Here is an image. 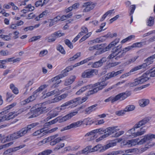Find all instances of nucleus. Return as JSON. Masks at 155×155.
<instances>
[{
    "label": "nucleus",
    "instance_id": "f257e3e1",
    "mask_svg": "<svg viewBox=\"0 0 155 155\" xmlns=\"http://www.w3.org/2000/svg\"><path fill=\"white\" fill-rule=\"evenodd\" d=\"M155 77V68L147 71L140 77L135 79L134 82L129 83V85L133 87L142 84L148 81L150 77Z\"/></svg>",
    "mask_w": 155,
    "mask_h": 155
},
{
    "label": "nucleus",
    "instance_id": "f03ea898",
    "mask_svg": "<svg viewBox=\"0 0 155 155\" xmlns=\"http://www.w3.org/2000/svg\"><path fill=\"white\" fill-rule=\"evenodd\" d=\"M107 83L105 81L97 82L94 84L92 86L94 87L93 89L88 91L86 94L87 96L97 93L99 91L101 90L104 88L107 85Z\"/></svg>",
    "mask_w": 155,
    "mask_h": 155
},
{
    "label": "nucleus",
    "instance_id": "7ed1b4c3",
    "mask_svg": "<svg viewBox=\"0 0 155 155\" xmlns=\"http://www.w3.org/2000/svg\"><path fill=\"white\" fill-rule=\"evenodd\" d=\"M25 110L24 109H21L16 113L10 112L7 114L4 115L3 116H2V115L5 114L4 111H2L0 113V122L12 119L15 116H17L18 114H21Z\"/></svg>",
    "mask_w": 155,
    "mask_h": 155
},
{
    "label": "nucleus",
    "instance_id": "20e7f679",
    "mask_svg": "<svg viewBox=\"0 0 155 155\" xmlns=\"http://www.w3.org/2000/svg\"><path fill=\"white\" fill-rule=\"evenodd\" d=\"M116 143L114 142L110 143L104 146H102L101 144H98L95 146L94 147L91 148L90 152H94L99 150L100 152H103L110 147L116 145Z\"/></svg>",
    "mask_w": 155,
    "mask_h": 155
},
{
    "label": "nucleus",
    "instance_id": "39448f33",
    "mask_svg": "<svg viewBox=\"0 0 155 155\" xmlns=\"http://www.w3.org/2000/svg\"><path fill=\"white\" fill-rule=\"evenodd\" d=\"M68 73L65 69L62 71L60 74L52 78L51 79V81L53 83L52 87H57V85L61 82V80L60 79L63 77L67 76L68 75Z\"/></svg>",
    "mask_w": 155,
    "mask_h": 155
},
{
    "label": "nucleus",
    "instance_id": "423d86ee",
    "mask_svg": "<svg viewBox=\"0 0 155 155\" xmlns=\"http://www.w3.org/2000/svg\"><path fill=\"white\" fill-rule=\"evenodd\" d=\"M145 138H144L139 140L138 139H137L131 140H125L123 142L124 145L127 146L128 147H130L136 144L141 145L146 142Z\"/></svg>",
    "mask_w": 155,
    "mask_h": 155
},
{
    "label": "nucleus",
    "instance_id": "0eeeda50",
    "mask_svg": "<svg viewBox=\"0 0 155 155\" xmlns=\"http://www.w3.org/2000/svg\"><path fill=\"white\" fill-rule=\"evenodd\" d=\"M24 135V134L22 129H21L19 131L9 135L6 137L5 138V139L6 141H9L19 138Z\"/></svg>",
    "mask_w": 155,
    "mask_h": 155
},
{
    "label": "nucleus",
    "instance_id": "6e6552de",
    "mask_svg": "<svg viewBox=\"0 0 155 155\" xmlns=\"http://www.w3.org/2000/svg\"><path fill=\"white\" fill-rule=\"evenodd\" d=\"M135 125L134 127L131 129L128 130L127 133L129 134V136L131 137H135L137 136H140L143 134L145 132V130L143 129V127H141L140 131H137V132H135L136 129L138 128L135 127Z\"/></svg>",
    "mask_w": 155,
    "mask_h": 155
},
{
    "label": "nucleus",
    "instance_id": "1a4fd4ad",
    "mask_svg": "<svg viewBox=\"0 0 155 155\" xmlns=\"http://www.w3.org/2000/svg\"><path fill=\"white\" fill-rule=\"evenodd\" d=\"M88 97H83L81 100V98L80 97H78L75 99L70 100L61 105V107L67 106L71 105L74 103L78 102V103L81 104L83 102L86 101Z\"/></svg>",
    "mask_w": 155,
    "mask_h": 155
},
{
    "label": "nucleus",
    "instance_id": "9d476101",
    "mask_svg": "<svg viewBox=\"0 0 155 155\" xmlns=\"http://www.w3.org/2000/svg\"><path fill=\"white\" fill-rule=\"evenodd\" d=\"M64 35V33H61L60 31H58L51 35V36L52 38H49L48 37H46L45 38V40L48 39V42L51 43L55 41L57 38H59Z\"/></svg>",
    "mask_w": 155,
    "mask_h": 155
},
{
    "label": "nucleus",
    "instance_id": "9b49d317",
    "mask_svg": "<svg viewBox=\"0 0 155 155\" xmlns=\"http://www.w3.org/2000/svg\"><path fill=\"white\" fill-rule=\"evenodd\" d=\"M96 4V3H94L91 2L83 3L82 6V8H84L83 12H87L90 11L94 8Z\"/></svg>",
    "mask_w": 155,
    "mask_h": 155
},
{
    "label": "nucleus",
    "instance_id": "f8f14e48",
    "mask_svg": "<svg viewBox=\"0 0 155 155\" xmlns=\"http://www.w3.org/2000/svg\"><path fill=\"white\" fill-rule=\"evenodd\" d=\"M83 124V122L81 120L72 123L70 125L65 127L61 130V131L70 129L72 128H75L79 127Z\"/></svg>",
    "mask_w": 155,
    "mask_h": 155
},
{
    "label": "nucleus",
    "instance_id": "ddd939ff",
    "mask_svg": "<svg viewBox=\"0 0 155 155\" xmlns=\"http://www.w3.org/2000/svg\"><path fill=\"white\" fill-rule=\"evenodd\" d=\"M121 48V46H119L114 48L112 50V54L108 56V58L110 59L119 54L122 51Z\"/></svg>",
    "mask_w": 155,
    "mask_h": 155
},
{
    "label": "nucleus",
    "instance_id": "4468645a",
    "mask_svg": "<svg viewBox=\"0 0 155 155\" xmlns=\"http://www.w3.org/2000/svg\"><path fill=\"white\" fill-rule=\"evenodd\" d=\"M95 70L92 69L86 70L82 73L81 77L83 78H90L94 75V73H95Z\"/></svg>",
    "mask_w": 155,
    "mask_h": 155
},
{
    "label": "nucleus",
    "instance_id": "2eb2a0df",
    "mask_svg": "<svg viewBox=\"0 0 155 155\" xmlns=\"http://www.w3.org/2000/svg\"><path fill=\"white\" fill-rule=\"evenodd\" d=\"M39 124V123L38 122L32 123L28 125L27 127L22 128L21 129L25 135L27 133L29 132L32 128Z\"/></svg>",
    "mask_w": 155,
    "mask_h": 155
},
{
    "label": "nucleus",
    "instance_id": "dca6fc26",
    "mask_svg": "<svg viewBox=\"0 0 155 155\" xmlns=\"http://www.w3.org/2000/svg\"><path fill=\"white\" fill-rule=\"evenodd\" d=\"M150 119V117H147L144 118L135 124V127L139 128L149 122Z\"/></svg>",
    "mask_w": 155,
    "mask_h": 155
},
{
    "label": "nucleus",
    "instance_id": "f3484780",
    "mask_svg": "<svg viewBox=\"0 0 155 155\" xmlns=\"http://www.w3.org/2000/svg\"><path fill=\"white\" fill-rule=\"evenodd\" d=\"M78 113V111H75L71 112V113L67 114L64 117L61 118L59 120V122L61 123L65 121L70 119L73 116L76 115Z\"/></svg>",
    "mask_w": 155,
    "mask_h": 155
},
{
    "label": "nucleus",
    "instance_id": "a211bd4d",
    "mask_svg": "<svg viewBox=\"0 0 155 155\" xmlns=\"http://www.w3.org/2000/svg\"><path fill=\"white\" fill-rule=\"evenodd\" d=\"M107 61L106 58L103 57L100 59L99 61L92 63L91 67L93 68H97L101 66L104 63Z\"/></svg>",
    "mask_w": 155,
    "mask_h": 155
},
{
    "label": "nucleus",
    "instance_id": "6ab92c4d",
    "mask_svg": "<svg viewBox=\"0 0 155 155\" xmlns=\"http://www.w3.org/2000/svg\"><path fill=\"white\" fill-rule=\"evenodd\" d=\"M40 105L39 107L36 109L39 114L45 113L47 112L49 110L46 106L44 105L43 104H40Z\"/></svg>",
    "mask_w": 155,
    "mask_h": 155
},
{
    "label": "nucleus",
    "instance_id": "aec40b11",
    "mask_svg": "<svg viewBox=\"0 0 155 155\" xmlns=\"http://www.w3.org/2000/svg\"><path fill=\"white\" fill-rule=\"evenodd\" d=\"M58 108H57L54 110H53L49 111L47 114L49 116L47 117L48 119H51L57 116L58 114L59 111H58Z\"/></svg>",
    "mask_w": 155,
    "mask_h": 155
},
{
    "label": "nucleus",
    "instance_id": "412c9836",
    "mask_svg": "<svg viewBox=\"0 0 155 155\" xmlns=\"http://www.w3.org/2000/svg\"><path fill=\"white\" fill-rule=\"evenodd\" d=\"M117 126H114L112 127H109L106 128V131L107 132L106 134L107 135V137L112 134L119 130V129H117Z\"/></svg>",
    "mask_w": 155,
    "mask_h": 155
},
{
    "label": "nucleus",
    "instance_id": "4be33fe9",
    "mask_svg": "<svg viewBox=\"0 0 155 155\" xmlns=\"http://www.w3.org/2000/svg\"><path fill=\"white\" fill-rule=\"evenodd\" d=\"M144 61L146 62L145 63L143 64L142 65L134 67L136 71L140 69L146 68L147 66L152 64L153 62V61H146V59Z\"/></svg>",
    "mask_w": 155,
    "mask_h": 155
},
{
    "label": "nucleus",
    "instance_id": "5701e85b",
    "mask_svg": "<svg viewBox=\"0 0 155 155\" xmlns=\"http://www.w3.org/2000/svg\"><path fill=\"white\" fill-rule=\"evenodd\" d=\"M150 103V101L147 99H142L139 101L140 106L142 107H144Z\"/></svg>",
    "mask_w": 155,
    "mask_h": 155
},
{
    "label": "nucleus",
    "instance_id": "b1692460",
    "mask_svg": "<svg viewBox=\"0 0 155 155\" xmlns=\"http://www.w3.org/2000/svg\"><path fill=\"white\" fill-rule=\"evenodd\" d=\"M84 137H87V139L88 141L93 140L97 137L96 135H94L92 131L84 135Z\"/></svg>",
    "mask_w": 155,
    "mask_h": 155
},
{
    "label": "nucleus",
    "instance_id": "393cba45",
    "mask_svg": "<svg viewBox=\"0 0 155 155\" xmlns=\"http://www.w3.org/2000/svg\"><path fill=\"white\" fill-rule=\"evenodd\" d=\"M119 38H116L115 39L114 41L110 43L105 48L106 49V51L108 50L112 47L115 46L118 42H119Z\"/></svg>",
    "mask_w": 155,
    "mask_h": 155
},
{
    "label": "nucleus",
    "instance_id": "a878e982",
    "mask_svg": "<svg viewBox=\"0 0 155 155\" xmlns=\"http://www.w3.org/2000/svg\"><path fill=\"white\" fill-rule=\"evenodd\" d=\"M36 97V95L35 94H33L23 101V104H25L26 103L33 101L35 99Z\"/></svg>",
    "mask_w": 155,
    "mask_h": 155
},
{
    "label": "nucleus",
    "instance_id": "bb28decb",
    "mask_svg": "<svg viewBox=\"0 0 155 155\" xmlns=\"http://www.w3.org/2000/svg\"><path fill=\"white\" fill-rule=\"evenodd\" d=\"M45 128H43L36 131L32 134L33 135V136H36L39 135H40L41 137H42L43 136H42L41 134H42L45 131Z\"/></svg>",
    "mask_w": 155,
    "mask_h": 155
},
{
    "label": "nucleus",
    "instance_id": "cd10ccee",
    "mask_svg": "<svg viewBox=\"0 0 155 155\" xmlns=\"http://www.w3.org/2000/svg\"><path fill=\"white\" fill-rule=\"evenodd\" d=\"M114 97L116 101L119 99L123 100L126 99L123 92L117 95Z\"/></svg>",
    "mask_w": 155,
    "mask_h": 155
},
{
    "label": "nucleus",
    "instance_id": "c85d7f7f",
    "mask_svg": "<svg viewBox=\"0 0 155 155\" xmlns=\"http://www.w3.org/2000/svg\"><path fill=\"white\" fill-rule=\"evenodd\" d=\"M76 77L75 76L70 77V78L65 81V84L66 85H69L71 84L74 81Z\"/></svg>",
    "mask_w": 155,
    "mask_h": 155
},
{
    "label": "nucleus",
    "instance_id": "c756f323",
    "mask_svg": "<svg viewBox=\"0 0 155 155\" xmlns=\"http://www.w3.org/2000/svg\"><path fill=\"white\" fill-rule=\"evenodd\" d=\"M97 104L93 105L86 108L85 110V111L87 114H89L92 111H94L95 110L94 107L97 106Z\"/></svg>",
    "mask_w": 155,
    "mask_h": 155
},
{
    "label": "nucleus",
    "instance_id": "7c9ffc66",
    "mask_svg": "<svg viewBox=\"0 0 155 155\" xmlns=\"http://www.w3.org/2000/svg\"><path fill=\"white\" fill-rule=\"evenodd\" d=\"M31 113L32 114L28 117L29 119L35 117L39 115L36 109L31 110Z\"/></svg>",
    "mask_w": 155,
    "mask_h": 155
},
{
    "label": "nucleus",
    "instance_id": "2f4dec72",
    "mask_svg": "<svg viewBox=\"0 0 155 155\" xmlns=\"http://www.w3.org/2000/svg\"><path fill=\"white\" fill-rule=\"evenodd\" d=\"M104 38H96L94 40L92 41H90V44L88 43V44H91L92 43H100L104 41Z\"/></svg>",
    "mask_w": 155,
    "mask_h": 155
},
{
    "label": "nucleus",
    "instance_id": "473e14b6",
    "mask_svg": "<svg viewBox=\"0 0 155 155\" xmlns=\"http://www.w3.org/2000/svg\"><path fill=\"white\" fill-rule=\"evenodd\" d=\"M90 87V85H88L82 87L76 93V94L77 95L80 94H81L84 91L88 89Z\"/></svg>",
    "mask_w": 155,
    "mask_h": 155
},
{
    "label": "nucleus",
    "instance_id": "72a5a7b5",
    "mask_svg": "<svg viewBox=\"0 0 155 155\" xmlns=\"http://www.w3.org/2000/svg\"><path fill=\"white\" fill-rule=\"evenodd\" d=\"M115 72L112 71L111 72L107 74V76L105 77V80H107L110 78L116 76Z\"/></svg>",
    "mask_w": 155,
    "mask_h": 155
},
{
    "label": "nucleus",
    "instance_id": "f704fd0d",
    "mask_svg": "<svg viewBox=\"0 0 155 155\" xmlns=\"http://www.w3.org/2000/svg\"><path fill=\"white\" fill-rule=\"evenodd\" d=\"M154 23V19L153 17H150L147 22V25L149 26H152Z\"/></svg>",
    "mask_w": 155,
    "mask_h": 155
},
{
    "label": "nucleus",
    "instance_id": "c9c22d12",
    "mask_svg": "<svg viewBox=\"0 0 155 155\" xmlns=\"http://www.w3.org/2000/svg\"><path fill=\"white\" fill-rule=\"evenodd\" d=\"M92 148L91 146H89L86 147L81 151V153L87 154L89 152H91L90 150Z\"/></svg>",
    "mask_w": 155,
    "mask_h": 155
},
{
    "label": "nucleus",
    "instance_id": "e433bc0d",
    "mask_svg": "<svg viewBox=\"0 0 155 155\" xmlns=\"http://www.w3.org/2000/svg\"><path fill=\"white\" fill-rule=\"evenodd\" d=\"M147 142L151 140L152 138H155V135L153 134H148L144 136Z\"/></svg>",
    "mask_w": 155,
    "mask_h": 155
},
{
    "label": "nucleus",
    "instance_id": "4c0bfd02",
    "mask_svg": "<svg viewBox=\"0 0 155 155\" xmlns=\"http://www.w3.org/2000/svg\"><path fill=\"white\" fill-rule=\"evenodd\" d=\"M136 71L134 68L131 69L129 72L126 73L123 75L121 77V78H123L126 77H128L131 75V73L133 72L134 71Z\"/></svg>",
    "mask_w": 155,
    "mask_h": 155
},
{
    "label": "nucleus",
    "instance_id": "58836bf2",
    "mask_svg": "<svg viewBox=\"0 0 155 155\" xmlns=\"http://www.w3.org/2000/svg\"><path fill=\"white\" fill-rule=\"evenodd\" d=\"M136 71L134 68L131 69L129 72L126 73L123 75L121 77V78H123L126 77H128L131 75V73L133 72L134 71Z\"/></svg>",
    "mask_w": 155,
    "mask_h": 155
},
{
    "label": "nucleus",
    "instance_id": "ea45409f",
    "mask_svg": "<svg viewBox=\"0 0 155 155\" xmlns=\"http://www.w3.org/2000/svg\"><path fill=\"white\" fill-rule=\"evenodd\" d=\"M135 107L134 105H129L127 106L125 108L124 110L126 112L132 111L134 110Z\"/></svg>",
    "mask_w": 155,
    "mask_h": 155
},
{
    "label": "nucleus",
    "instance_id": "a19ab883",
    "mask_svg": "<svg viewBox=\"0 0 155 155\" xmlns=\"http://www.w3.org/2000/svg\"><path fill=\"white\" fill-rule=\"evenodd\" d=\"M16 104V103L14 102L12 104H11L8 106L7 107L5 108L4 110L3 111H4L5 114H6V113L8 112V110H9L11 108H12L15 106Z\"/></svg>",
    "mask_w": 155,
    "mask_h": 155
},
{
    "label": "nucleus",
    "instance_id": "79ce46f5",
    "mask_svg": "<svg viewBox=\"0 0 155 155\" xmlns=\"http://www.w3.org/2000/svg\"><path fill=\"white\" fill-rule=\"evenodd\" d=\"M10 88L12 90V92L15 94H17L18 93V88L15 86L14 84H10Z\"/></svg>",
    "mask_w": 155,
    "mask_h": 155
},
{
    "label": "nucleus",
    "instance_id": "37998d69",
    "mask_svg": "<svg viewBox=\"0 0 155 155\" xmlns=\"http://www.w3.org/2000/svg\"><path fill=\"white\" fill-rule=\"evenodd\" d=\"M59 90L58 89H55L53 91L48 92L46 94L47 96H50L54 94H59Z\"/></svg>",
    "mask_w": 155,
    "mask_h": 155
},
{
    "label": "nucleus",
    "instance_id": "c03bdc74",
    "mask_svg": "<svg viewBox=\"0 0 155 155\" xmlns=\"http://www.w3.org/2000/svg\"><path fill=\"white\" fill-rule=\"evenodd\" d=\"M101 45H96L92 47H90L88 49V50L90 51H91L94 50H98L99 49H101Z\"/></svg>",
    "mask_w": 155,
    "mask_h": 155
},
{
    "label": "nucleus",
    "instance_id": "a18cd8bd",
    "mask_svg": "<svg viewBox=\"0 0 155 155\" xmlns=\"http://www.w3.org/2000/svg\"><path fill=\"white\" fill-rule=\"evenodd\" d=\"M57 49L62 54H65V51L63 47L61 45H59L57 46Z\"/></svg>",
    "mask_w": 155,
    "mask_h": 155
},
{
    "label": "nucleus",
    "instance_id": "49530a36",
    "mask_svg": "<svg viewBox=\"0 0 155 155\" xmlns=\"http://www.w3.org/2000/svg\"><path fill=\"white\" fill-rule=\"evenodd\" d=\"M52 152V151L50 150H47L43 151L41 153H39L38 155H48Z\"/></svg>",
    "mask_w": 155,
    "mask_h": 155
},
{
    "label": "nucleus",
    "instance_id": "de8ad7c7",
    "mask_svg": "<svg viewBox=\"0 0 155 155\" xmlns=\"http://www.w3.org/2000/svg\"><path fill=\"white\" fill-rule=\"evenodd\" d=\"M91 33L89 32L86 35L83 36L79 40V42H81L83 41H84L87 38L89 37L91 35Z\"/></svg>",
    "mask_w": 155,
    "mask_h": 155
},
{
    "label": "nucleus",
    "instance_id": "09e8293b",
    "mask_svg": "<svg viewBox=\"0 0 155 155\" xmlns=\"http://www.w3.org/2000/svg\"><path fill=\"white\" fill-rule=\"evenodd\" d=\"M58 129V128L57 127H55L53 128L50 130H49L48 131L45 132H44L42 134H41L42 136H44V135H46L48 133H52L56 130Z\"/></svg>",
    "mask_w": 155,
    "mask_h": 155
},
{
    "label": "nucleus",
    "instance_id": "8fccbe9b",
    "mask_svg": "<svg viewBox=\"0 0 155 155\" xmlns=\"http://www.w3.org/2000/svg\"><path fill=\"white\" fill-rule=\"evenodd\" d=\"M64 41L65 44L70 48L72 49L73 48V45L72 43L68 39H66Z\"/></svg>",
    "mask_w": 155,
    "mask_h": 155
},
{
    "label": "nucleus",
    "instance_id": "3c124183",
    "mask_svg": "<svg viewBox=\"0 0 155 155\" xmlns=\"http://www.w3.org/2000/svg\"><path fill=\"white\" fill-rule=\"evenodd\" d=\"M143 43L142 42H137L134 43L132 45V47L133 48L135 47H141L143 46Z\"/></svg>",
    "mask_w": 155,
    "mask_h": 155
},
{
    "label": "nucleus",
    "instance_id": "603ef678",
    "mask_svg": "<svg viewBox=\"0 0 155 155\" xmlns=\"http://www.w3.org/2000/svg\"><path fill=\"white\" fill-rule=\"evenodd\" d=\"M66 139V137L64 136L61 137H59L55 139L54 140L55 141L56 143L60 142L61 141L64 140Z\"/></svg>",
    "mask_w": 155,
    "mask_h": 155
},
{
    "label": "nucleus",
    "instance_id": "864d4df0",
    "mask_svg": "<svg viewBox=\"0 0 155 155\" xmlns=\"http://www.w3.org/2000/svg\"><path fill=\"white\" fill-rule=\"evenodd\" d=\"M125 112L126 111L125 110H123L117 111L115 112V114L117 116H122L125 114Z\"/></svg>",
    "mask_w": 155,
    "mask_h": 155
},
{
    "label": "nucleus",
    "instance_id": "5fc2aeb1",
    "mask_svg": "<svg viewBox=\"0 0 155 155\" xmlns=\"http://www.w3.org/2000/svg\"><path fill=\"white\" fill-rule=\"evenodd\" d=\"M111 101V103H113L115 102V99L114 97H110L108 98L105 99L104 100V102H108L110 101Z\"/></svg>",
    "mask_w": 155,
    "mask_h": 155
},
{
    "label": "nucleus",
    "instance_id": "6e6d98bb",
    "mask_svg": "<svg viewBox=\"0 0 155 155\" xmlns=\"http://www.w3.org/2000/svg\"><path fill=\"white\" fill-rule=\"evenodd\" d=\"M26 9H28V12L33 11L35 9L34 7L32 6L31 4H29L26 6L25 7Z\"/></svg>",
    "mask_w": 155,
    "mask_h": 155
},
{
    "label": "nucleus",
    "instance_id": "4d7b16f0",
    "mask_svg": "<svg viewBox=\"0 0 155 155\" xmlns=\"http://www.w3.org/2000/svg\"><path fill=\"white\" fill-rule=\"evenodd\" d=\"M41 37V36L40 35L33 37L30 38L29 40L31 42L40 39Z\"/></svg>",
    "mask_w": 155,
    "mask_h": 155
},
{
    "label": "nucleus",
    "instance_id": "13d9d810",
    "mask_svg": "<svg viewBox=\"0 0 155 155\" xmlns=\"http://www.w3.org/2000/svg\"><path fill=\"white\" fill-rule=\"evenodd\" d=\"M9 54V52L7 50H2L0 51V54L3 56L8 55Z\"/></svg>",
    "mask_w": 155,
    "mask_h": 155
},
{
    "label": "nucleus",
    "instance_id": "bf43d9fd",
    "mask_svg": "<svg viewBox=\"0 0 155 155\" xmlns=\"http://www.w3.org/2000/svg\"><path fill=\"white\" fill-rule=\"evenodd\" d=\"M44 5L42 3V1L41 0H39L35 2V5L36 7H38L39 6H42Z\"/></svg>",
    "mask_w": 155,
    "mask_h": 155
},
{
    "label": "nucleus",
    "instance_id": "052dcab7",
    "mask_svg": "<svg viewBox=\"0 0 155 155\" xmlns=\"http://www.w3.org/2000/svg\"><path fill=\"white\" fill-rule=\"evenodd\" d=\"M124 152L121 150L114 151L111 152L112 155H117L120 154H122Z\"/></svg>",
    "mask_w": 155,
    "mask_h": 155
},
{
    "label": "nucleus",
    "instance_id": "680f3d73",
    "mask_svg": "<svg viewBox=\"0 0 155 155\" xmlns=\"http://www.w3.org/2000/svg\"><path fill=\"white\" fill-rule=\"evenodd\" d=\"M25 146V145H20L18 147H15L12 148V150L13 152L16 151L17 150H18L22 148Z\"/></svg>",
    "mask_w": 155,
    "mask_h": 155
},
{
    "label": "nucleus",
    "instance_id": "e2e57ef3",
    "mask_svg": "<svg viewBox=\"0 0 155 155\" xmlns=\"http://www.w3.org/2000/svg\"><path fill=\"white\" fill-rule=\"evenodd\" d=\"M12 143L11 142L7 144H5L3 145L0 146V150L6 148L7 147H8L11 145Z\"/></svg>",
    "mask_w": 155,
    "mask_h": 155
},
{
    "label": "nucleus",
    "instance_id": "0e129e2a",
    "mask_svg": "<svg viewBox=\"0 0 155 155\" xmlns=\"http://www.w3.org/2000/svg\"><path fill=\"white\" fill-rule=\"evenodd\" d=\"M133 48L132 47V46H128L127 47L125 48H124L123 50L122 51V53H124V55L125 54V53L127 51L130 50V49Z\"/></svg>",
    "mask_w": 155,
    "mask_h": 155
},
{
    "label": "nucleus",
    "instance_id": "69168bd1",
    "mask_svg": "<svg viewBox=\"0 0 155 155\" xmlns=\"http://www.w3.org/2000/svg\"><path fill=\"white\" fill-rule=\"evenodd\" d=\"M107 132L106 128L104 129L103 128H101L99 129V134H103L104 133H105Z\"/></svg>",
    "mask_w": 155,
    "mask_h": 155
},
{
    "label": "nucleus",
    "instance_id": "338daca9",
    "mask_svg": "<svg viewBox=\"0 0 155 155\" xmlns=\"http://www.w3.org/2000/svg\"><path fill=\"white\" fill-rule=\"evenodd\" d=\"M48 53V51L46 50H45L41 51L40 53V56L43 57L47 54Z\"/></svg>",
    "mask_w": 155,
    "mask_h": 155
},
{
    "label": "nucleus",
    "instance_id": "774afa93",
    "mask_svg": "<svg viewBox=\"0 0 155 155\" xmlns=\"http://www.w3.org/2000/svg\"><path fill=\"white\" fill-rule=\"evenodd\" d=\"M154 59H155V54L149 57L148 58H147L146 59V61H152V60H153Z\"/></svg>",
    "mask_w": 155,
    "mask_h": 155
}]
</instances>
